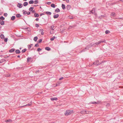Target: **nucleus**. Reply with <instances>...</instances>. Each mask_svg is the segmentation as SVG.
<instances>
[{"label":"nucleus","instance_id":"nucleus-1","mask_svg":"<svg viewBox=\"0 0 123 123\" xmlns=\"http://www.w3.org/2000/svg\"><path fill=\"white\" fill-rule=\"evenodd\" d=\"M73 111L72 110H68L66 111L64 113V114L66 116H68L71 114L73 112Z\"/></svg>","mask_w":123,"mask_h":123},{"label":"nucleus","instance_id":"nucleus-2","mask_svg":"<svg viewBox=\"0 0 123 123\" xmlns=\"http://www.w3.org/2000/svg\"><path fill=\"white\" fill-rule=\"evenodd\" d=\"M92 46V45H88L85 49L80 51V53H81L86 51L88 49H89Z\"/></svg>","mask_w":123,"mask_h":123},{"label":"nucleus","instance_id":"nucleus-3","mask_svg":"<svg viewBox=\"0 0 123 123\" xmlns=\"http://www.w3.org/2000/svg\"><path fill=\"white\" fill-rule=\"evenodd\" d=\"M105 40H104V41H100L98 42H96L93 45L95 46H97L98 45L102 43L105 42Z\"/></svg>","mask_w":123,"mask_h":123},{"label":"nucleus","instance_id":"nucleus-4","mask_svg":"<svg viewBox=\"0 0 123 123\" xmlns=\"http://www.w3.org/2000/svg\"><path fill=\"white\" fill-rule=\"evenodd\" d=\"M91 13H92V14H94L96 17H97V13L95 12V9L94 8L91 11Z\"/></svg>","mask_w":123,"mask_h":123},{"label":"nucleus","instance_id":"nucleus-5","mask_svg":"<svg viewBox=\"0 0 123 123\" xmlns=\"http://www.w3.org/2000/svg\"><path fill=\"white\" fill-rule=\"evenodd\" d=\"M93 64L96 65H98L101 64V63H99L98 60H97L96 61L95 63L93 62Z\"/></svg>","mask_w":123,"mask_h":123},{"label":"nucleus","instance_id":"nucleus-6","mask_svg":"<svg viewBox=\"0 0 123 123\" xmlns=\"http://www.w3.org/2000/svg\"><path fill=\"white\" fill-rule=\"evenodd\" d=\"M32 104V101H31V102H30L29 104H27L26 105H25L23 106H21V107H22L23 106H30V105H31Z\"/></svg>","mask_w":123,"mask_h":123},{"label":"nucleus","instance_id":"nucleus-7","mask_svg":"<svg viewBox=\"0 0 123 123\" xmlns=\"http://www.w3.org/2000/svg\"><path fill=\"white\" fill-rule=\"evenodd\" d=\"M17 7H18L19 8H21L22 7L23 5L22 4L18 3L17 4Z\"/></svg>","mask_w":123,"mask_h":123},{"label":"nucleus","instance_id":"nucleus-8","mask_svg":"<svg viewBox=\"0 0 123 123\" xmlns=\"http://www.w3.org/2000/svg\"><path fill=\"white\" fill-rule=\"evenodd\" d=\"M44 30L42 29H40L39 30V32L41 33L42 35H43L44 33L43 32Z\"/></svg>","mask_w":123,"mask_h":123},{"label":"nucleus","instance_id":"nucleus-9","mask_svg":"<svg viewBox=\"0 0 123 123\" xmlns=\"http://www.w3.org/2000/svg\"><path fill=\"white\" fill-rule=\"evenodd\" d=\"M51 100L53 101L54 100H57L58 99V98H54L52 97L50 98Z\"/></svg>","mask_w":123,"mask_h":123},{"label":"nucleus","instance_id":"nucleus-10","mask_svg":"<svg viewBox=\"0 0 123 123\" xmlns=\"http://www.w3.org/2000/svg\"><path fill=\"white\" fill-rule=\"evenodd\" d=\"M60 9L58 8H56L55 10V12L57 13L60 12Z\"/></svg>","mask_w":123,"mask_h":123},{"label":"nucleus","instance_id":"nucleus-11","mask_svg":"<svg viewBox=\"0 0 123 123\" xmlns=\"http://www.w3.org/2000/svg\"><path fill=\"white\" fill-rule=\"evenodd\" d=\"M45 49V50L48 51H49L51 50V48L48 47H46Z\"/></svg>","mask_w":123,"mask_h":123},{"label":"nucleus","instance_id":"nucleus-12","mask_svg":"<svg viewBox=\"0 0 123 123\" xmlns=\"http://www.w3.org/2000/svg\"><path fill=\"white\" fill-rule=\"evenodd\" d=\"M34 8V7H31L29 8V10L30 11L32 12L33 11Z\"/></svg>","mask_w":123,"mask_h":123},{"label":"nucleus","instance_id":"nucleus-13","mask_svg":"<svg viewBox=\"0 0 123 123\" xmlns=\"http://www.w3.org/2000/svg\"><path fill=\"white\" fill-rule=\"evenodd\" d=\"M59 16V15L58 14H57L56 15H54L53 16V18H57Z\"/></svg>","mask_w":123,"mask_h":123},{"label":"nucleus","instance_id":"nucleus-14","mask_svg":"<svg viewBox=\"0 0 123 123\" xmlns=\"http://www.w3.org/2000/svg\"><path fill=\"white\" fill-rule=\"evenodd\" d=\"M0 24L2 25H3L4 24V22L3 20L1 21V20H0Z\"/></svg>","mask_w":123,"mask_h":123},{"label":"nucleus","instance_id":"nucleus-15","mask_svg":"<svg viewBox=\"0 0 123 123\" xmlns=\"http://www.w3.org/2000/svg\"><path fill=\"white\" fill-rule=\"evenodd\" d=\"M62 9L63 10H64L66 8V7L65 6V5L64 4H62Z\"/></svg>","mask_w":123,"mask_h":123},{"label":"nucleus","instance_id":"nucleus-16","mask_svg":"<svg viewBox=\"0 0 123 123\" xmlns=\"http://www.w3.org/2000/svg\"><path fill=\"white\" fill-rule=\"evenodd\" d=\"M105 17V16L103 15H101L100 16L98 17V18L99 19H101L104 18Z\"/></svg>","mask_w":123,"mask_h":123},{"label":"nucleus","instance_id":"nucleus-17","mask_svg":"<svg viewBox=\"0 0 123 123\" xmlns=\"http://www.w3.org/2000/svg\"><path fill=\"white\" fill-rule=\"evenodd\" d=\"M71 7V6L69 5H68L66 6L67 9L68 10H69Z\"/></svg>","mask_w":123,"mask_h":123},{"label":"nucleus","instance_id":"nucleus-18","mask_svg":"<svg viewBox=\"0 0 123 123\" xmlns=\"http://www.w3.org/2000/svg\"><path fill=\"white\" fill-rule=\"evenodd\" d=\"M34 16L35 17H38L39 16V15L38 13H35L34 14Z\"/></svg>","mask_w":123,"mask_h":123},{"label":"nucleus","instance_id":"nucleus-19","mask_svg":"<svg viewBox=\"0 0 123 123\" xmlns=\"http://www.w3.org/2000/svg\"><path fill=\"white\" fill-rule=\"evenodd\" d=\"M15 53L16 54H19L20 53V51L19 49H17L15 51Z\"/></svg>","mask_w":123,"mask_h":123},{"label":"nucleus","instance_id":"nucleus-20","mask_svg":"<svg viewBox=\"0 0 123 123\" xmlns=\"http://www.w3.org/2000/svg\"><path fill=\"white\" fill-rule=\"evenodd\" d=\"M86 111L83 110L80 111V113L81 114H83L84 113H87L86 112Z\"/></svg>","mask_w":123,"mask_h":123},{"label":"nucleus","instance_id":"nucleus-21","mask_svg":"<svg viewBox=\"0 0 123 123\" xmlns=\"http://www.w3.org/2000/svg\"><path fill=\"white\" fill-rule=\"evenodd\" d=\"M28 3L27 2H25L23 3V6H26L28 5Z\"/></svg>","mask_w":123,"mask_h":123},{"label":"nucleus","instance_id":"nucleus-22","mask_svg":"<svg viewBox=\"0 0 123 123\" xmlns=\"http://www.w3.org/2000/svg\"><path fill=\"white\" fill-rule=\"evenodd\" d=\"M45 12L46 14L48 15H50L51 14V12Z\"/></svg>","mask_w":123,"mask_h":123},{"label":"nucleus","instance_id":"nucleus-23","mask_svg":"<svg viewBox=\"0 0 123 123\" xmlns=\"http://www.w3.org/2000/svg\"><path fill=\"white\" fill-rule=\"evenodd\" d=\"M75 25H74L73 26H70L69 27V29H70L72 28H74V27H75Z\"/></svg>","mask_w":123,"mask_h":123},{"label":"nucleus","instance_id":"nucleus-24","mask_svg":"<svg viewBox=\"0 0 123 123\" xmlns=\"http://www.w3.org/2000/svg\"><path fill=\"white\" fill-rule=\"evenodd\" d=\"M15 50V49L14 48L12 49H10L9 50V52H13Z\"/></svg>","mask_w":123,"mask_h":123},{"label":"nucleus","instance_id":"nucleus-25","mask_svg":"<svg viewBox=\"0 0 123 123\" xmlns=\"http://www.w3.org/2000/svg\"><path fill=\"white\" fill-rule=\"evenodd\" d=\"M15 19V16H12L11 18V19L12 20H14Z\"/></svg>","mask_w":123,"mask_h":123},{"label":"nucleus","instance_id":"nucleus-26","mask_svg":"<svg viewBox=\"0 0 123 123\" xmlns=\"http://www.w3.org/2000/svg\"><path fill=\"white\" fill-rule=\"evenodd\" d=\"M38 37H34V40L35 42H36L38 39Z\"/></svg>","mask_w":123,"mask_h":123},{"label":"nucleus","instance_id":"nucleus-27","mask_svg":"<svg viewBox=\"0 0 123 123\" xmlns=\"http://www.w3.org/2000/svg\"><path fill=\"white\" fill-rule=\"evenodd\" d=\"M116 14L114 12H112L111 13V16H115Z\"/></svg>","mask_w":123,"mask_h":123},{"label":"nucleus","instance_id":"nucleus-28","mask_svg":"<svg viewBox=\"0 0 123 123\" xmlns=\"http://www.w3.org/2000/svg\"><path fill=\"white\" fill-rule=\"evenodd\" d=\"M0 37L1 39H3L5 38L4 35L3 34H1L0 35Z\"/></svg>","mask_w":123,"mask_h":123},{"label":"nucleus","instance_id":"nucleus-29","mask_svg":"<svg viewBox=\"0 0 123 123\" xmlns=\"http://www.w3.org/2000/svg\"><path fill=\"white\" fill-rule=\"evenodd\" d=\"M22 16L19 14H17L16 15V17L17 18H20Z\"/></svg>","mask_w":123,"mask_h":123},{"label":"nucleus","instance_id":"nucleus-30","mask_svg":"<svg viewBox=\"0 0 123 123\" xmlns=\"http://www.w3.org/2000/svg\"><path fill=\"white\" fill-rule=\"evenodd\" d=\"M6 123L11 122H12V120L10 119H9L6 121Z\"/></svg>","mask_w":123,"mask_h":123},{"label":"nucleus","instance_id":"nucleus-31","mask_svg":"<svg viewBox=\"0 0 123 123\" xmlns=\"http://www.w3.org/2000/svg\"><path fill=\"white\" fill-rule=\"evenodd\" d=\"M34 3V1L33 0H31L29 2V3L30 4H33Z\"/></svg>","mask_w":123,"mask_h":123},{"label":"nucleus","instance_id":"nucleus-32","mask_svg":"<svg viewBox=\"0 0 123 123\" xmlns=\"http://www.w3.org/2000/svg\"><path fill=\"white\" fill-rule=\"evenodd\" d=\"M6 61V60L4 59H2L0 61V63H2L3 62H5Z\"/></svg>","mask_w":123,"mask_h":123},{"label":"nucleus","instance_id":"nucleus-33","mask_svg":"<svg viewBox=\"0 0 123 123\" xmlns=\"http://www.w3.org/2000/svg\"><path fill=\"white\" fill-rule=\"evenodd\" d=\"M55 38V36L53 37H52L50 38V40L51 41H53Z\"/></svg>","mask_w":123,"mask_h":123},{"label":"nucleus","instance_id":"nucleus-34","mask_svg":"<svg viewBox=\"0 0 123 123\" xmlns=\"http://www.w3.org/2000/svg\"><path fill=\"white\" fill-rule=\"evenodd\" d=\"M51 6L53 8H55V5L54 4H51Z\"/></svg>","mask_w":123,"mask_h":123},{"label":"nucleus","instance_id":"nucleus-35","mask_svg":"<svg viewBox=\"0 0 123 123\" xmlns=\"http://www.w3.org/2000/svg\"><path fill=\"white\" fill-rule=\"evenodd\" d=\"M32 45V44H31L30 45H28V48H29V49H30Z\"/></svg>","mask_w":123,"mask_h":123},{"label":"nucleus","instance_id":"nucleus-36","mask_svg":"<svg viewBox=\"0 0 123 123\" xmlns=\"http://www.w3.org/2000/svg\"><path fill=\"white\" fill-rule=\"evenodd\" d=\"M54 26L53 25H52L51 26H50V28L51 29V30H54Z\"/></svg>","mask_w":123,"mask_h":123},{"label":"nucleus","instance_id":"nucleus-37","mask_svg":"<svg viewBox=\"0 0 123 123\" xmlns=\"http://www.w3.org/2000/svg\"><path fill=\"white\" fill-rule=\"evenodd\" d=\"M22 11L23 12L24 11V12H23V14L24 15H25L26 14H27V12L26 11H24V10H23Z\"/></svg>","mask_w":123,"mask_h":123},{"label":"nucleus","instance_id":"nucleus-38","mask_svg":"<svg viewBox=\"0 0 123 123\" xmlns=\"http://www.w3.org/2000/svg\"><path fill=\"white\" fill-rule=\"evenodd\" d=\"M31 57H28L27 59V62H28L30 61L31 60Z\"/></svg>","mask_w":123,"mask_h":123},{"label":"nucleus","instance_id":"nucleus-39","mask_svg":"<svg viewBox=\"0 0 123 123\" xmlns=\"http://www.w3.org/2000/svg\"><path fill=\"white\" fill-rule=\"evenodd\" d=\"M110 31L108 30H106L105 32V33L106 34H108L110 33Z\"/></svg>","mask_w":123,"mask_h":123},{"label":"nucleus","instance_id":"nucleus-40","mask_svg":"<svg viewBox=\"0 0 123 123\" xmlns=\"http://www.w3.org/2000/svg\"><path fill=\"white\" fill-rule=\"evenodd\" d=\"M26 49H23L22 51L21 52L22 53H24L26 51Z\"/></svg>","mask_w":123,"mask_h":123},{"label":"nucleus","instance_id":"nucleus-41","mask_svg":"<svg viewBox=\"0 0 123 123\" xmlns=\"http://www.w3.org/2000/svg\"><path fill=\"white\" fill-rule=\"evenodd\" d=\"M38 2V0H35L34 2V3L35 4H37Z\"/></svg>","mask_w":123,"mask_h":123},{"label":"nucleus","instance_id":"nucleus-42","mask_svg":"<svg viewBox=\"0 0 123 123\" xmlns=\"http://www.w3.org/2000/svg\"><path fill=\"white\" fill-rule=\"evenodd\" d=\"M0 20H4L5 19V18L3 16H1V17H0Z\"/></svg>","mask_w":123,"mask_h":123},{"label":"nucleus","instance_id":"nucleus-43","mask_svg":"<svg viewBox=\"0 0 123 123\" xmlns=\"http://www.w3.org/2000/svg\"><path fill=\"white\" fill-rule=\"evenodd\" d=\"M53 30H51L50 32V33L51 34H52L54 33V31Z\"/></svg>","mask_w":123,"mask_h":123},{"label":"nucleus","instance_id":"nucleus-44","mask_svg":"<svg viewBox=\"0 0 123 123\" xmlns=\"http://www.w3.org/2000/svg\"><path fill=\"white\" fill-rule=\"evenodd\" d=\"M42 50V49H41L40 48H38L37 50V51L38 52H40V51H41Z\"/></svg>","mask_w":123,"mask_h":123},{"label":"nucleus","instance_id":"nucleus-45","mask_svg":"<svg viewBox=\"0 0 123 123\" xmlns=\"http://www.w3.org/2000/svg\"><path fill=\"white\" fill-rule=\"evenodd\" d=\"M42 39H40L39 40V41L37 42L39 43H41L42 42Z\"/></svg>","mask_w":123,"mask_h":123},{"label":"nucleus","instance_id":"nucleus-46","mask_svg":"<svg viewBox=\"0 0 123 123\" xmlns=\"http://www.w3.org/2000/svg\"><path fill=\"white\" fill-rule=\"evenodd\" d=\"M8 38H6L4 39V41L5 42H7V41Z\"/></svg>","mask_w":123,"mask_h":123},{"label":"nucleus","instance_id":"nucleus-47","mask_svg":"<svg viewBox=\"0 0 123 123\" xmlns=\"http://www.w3.org/2000/svg\"><path fill=\"white\" fill-rule=\"evenodd\" d=\"M7 15H8V14H7L6 13H5L4 14V15L5 16V17H6L7 16Z\"/></svg>","mask_w":123,"mask_h":123},{"label":"nucleus","instance_id":"nucleus-48","mask_svg":"<svg viewBox=\"0 0 123 123\" xmlns=\"http://www.w3.org/2000/svg\"><path fill=\"white\" fill-rule=\"evenodd\" d=\"M35 26L36 27L38 28L39 26V25L38 24H35Z\"/></svg>","mask_w":123,"mask_h":123},{"label":"nucleus","instance_id":"nucleus-49","mask_svg":"<svg viewBox=\"0 0 123 123\" xmlns=\"http://www.w3.org/2000/svg\"><path fill=\"white\" fill-rule=\"evenodd\" d=\"M63 78H64V77H61L59 78V80H61L63 79Z\"/></svg>","mask_w":123,"mask_h":123},{"label":"nucleus","instance_id":"nucleus-50","mask_svg":"<svg viewBox=\"0 0 123 123\" xmlns=\"http://www.w3.org/2000/svg\"><path fill=\"white\" fill-rule=\"evenodd\" d=\"M35 46L36 47H38L39 46L38 44H36L35 45Z\"/></svg>","mask_w":123,"mask_h":123},{"label":"nucleus","instance_id":"nucleus-51","mask_svg":"<svg viewBox=\"0 0 123 123\" xmlns=\"http://www.w3.org/2000/svg\"><path fill=\"white\" fill-rule=\"evenodd\" d=\"M31 14V12H27V14L28 15H29L30 14Z\"/></svg>","mask_w":123,"mask_h":123},{"label":"nucleus","instance_id":"nucleus-52","mask_svg":"<svg viewBox=\"0 0 123 123\" xmlns=\"http://www.w3.org/2000/svg\"><path fill=\"white\" fill-rule=\"evenodd\" d=\"M48 5H50L51 4V2H47L46 3Z\"/></svg>","mask_w":123,"mask_h":123},{"label":"nucleus","instance_id":"nucleus-53","mask_svg":"<svg viewBox=\"0 0 123 123\" xmlns=\"http://www.w3.org/2000/svg\"><path fill=\"white\" fill-rule=\"evenodd\" d=\"M69 18L70 19H73V17L72 16H70L69 17Z\"/></svg>","mask_w":123,"mask_h":123},{"label":"nucleus","instance_id":"nucleus-54","mask_svg":"<svg viewBox=\"0 0 123 123\" xmlns=\"http://www.w3.org/2000/svg\"><path fill=\"white\" fill-rule=\"evenodd\" d=\"M91 103L94 104H97V103L96 102H94Z\"/></svg>","mask_w":123,"mask_h":123},{"label":"nucleus","instance_id":"nucleus-55","mask_svg":"<svg viewBox=\"0 0 123 123\" xmlns=\"http://www.w3.org/2000/svg\"><path fill=\"white\" fill-rule=\"evenodd\" d=\"M32 13H34V14L36 13V11L35 10H33V11H32Z\"/></svg>","mask_w":123,"mask_h":123},{"label":"nucleus","instance_id":"nucleus-56","mask_svg":"<svg viewBox=\"0 0 123 123\" xmlns=\"http://www.w3.org/2000/svg\"><path fill=\"white\" fill-rule=\"evenodd\" d=\"M39 20V19L38 18H37L36 19H35V20L37 21H38Z\"/></svg>","mask_w":123,"mask_h":123},{"label":"nucleus","instance_id":"nucleus-57","mask_svg":"<svg viewBox=\"0 0 123 123\" xmlns=\"http://www.w3.org/2000/svg\"><path fill=\"white\" fill-rule=\"evenodd\" d=\"M44 14L43 13H42L40 15V16H42V15H43Z\"/></svg>","mask_w":123,"mask_h":123},{"label":"nucleus","instance_id":"nucleus-58","mask_svg":"<svg viewBox=\"0 0 123 123\" xmlns=\"http://www.w3.org/2000/svg\"><path fill=\"white\" fill-rule=\"evenodd\" d=\"M39 70H37L36 71V73H37V72H39Z\"/></svg>","mask_w":123,"mask_h":123},{"label":"nucleus","instance_id":"nucleus-59","mask_svg":"<svg viewBox=\"0 0 123 123\" xmlns=\"http://www.w3.org/2000/svg\"><path fill=\"white\" fill-rule=\"evenodd\" d=\"M66 0V2H68V3L69 2V0Z\"/></svg>","mask_w":123,"mask_h":123},{"label":"nucleus","instance_id":"nucleus-60","mask_svg":"<svg viewBox=\"0 0 123 123\" xmlns=\"http://www.w3.org/2000/svg\"><path fill=\"white\" fill-rule=\"evenodd\" d=\"M118 19H123V18H118Z\"/></svg>","mask_w":123,"mask_h":123},{"label":"nucleus","instance_id":"nucleus-61","mask_svg":"<svg viewBox=\"0 0 123 123\" xmlns=\"http://www.w3.org/2000/svg\"><path fill=\"white\" fill-rule=\"evenodd\" d=\"M107 105L109 106H110V104L109 103H108L107 104Z\"/></svg>","mask_w":123,"mask_h":123},{"label":"nucleus","instance_id":"nucleus-62","mask_svg":"<svg viewBox=\"0 0 123 123\" xmlns=\"http://www.w3.org/2000/svg\"><path fill=\"white\" fill-rule=\"evenodd\" d=\"M20 57V56L19 55H18L17 56V57L18 58H19Z\"/></svg>","mask_w":123,"mask_h":123},{"label":"nucleus","instance_id":"nucleus-63","mask_svg":"<svg viewBox=\"0 0 123 123\" xmlns=\"http://www.w3.org/2000/svg\"><path fill=\"white\" fill-rule=\"evenodd\" d=\"M41 92H39L38 93V94H41Z\"/></svg>","mask_w":123,"mask_h":123},{"label":"nucleus","instance_id":"nucleus-64","mask_svg":"<svg viewBox=\"0 0 123 123\" xmlns=\"http://www.w3.org/2000/svg\"><path fill=\"white\" fill-rule=\"evenodd\" d=\"M1 28V26L0 25V30Z\"/></svg>","mask_w":123,"mask_h":123}]
</instances>
